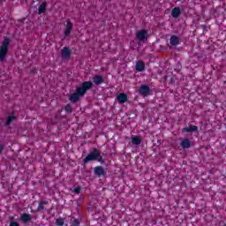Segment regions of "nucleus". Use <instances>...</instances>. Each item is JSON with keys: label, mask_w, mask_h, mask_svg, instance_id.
<instances>
[{"label": "nucleus", "mask_w": 226, "mask_h": 226, "mask_svg": "<svg viewBox=\"0 0 226 226\" xmlns=\"http://www.w3.org/2000/svg\"><path fill=\"white\" fill-rule=\"evenodd\" d=\"M93 87V82L85 81L82 83L81 87H78L76 93L70 95L69 100L72 103H77L80 100L81 96H84L89 89Z\"/></svg>", "instance_id": "1"}, {"label": "nucleus", "mask_w": 226, "mask_h": 226, "mask_svg": "<svg viewBox=\"0 0 226 226\" xmlns=\"http://www.w3.org/2000/svg\"><path fill=\"white\" fill-rule=\"evenodd\" d=\"M97 161L100 163H103V157L100 154L97 149H94L85 159L84 163H89V162Z\"/></svg>", "instance_id": "2"}, {"label": "nucleus", "mask_w": 226, "mask_h": 226, "mask_svg": "<svg viewBox=\"0 0 226 226\" xmlns=\"http://www.w3.org/2000/svg\"><path fill=\"white\" fill-rule=\"evenodd\" d=\"M10 47V39L5 38L0 46V63H3L8 54V49Z\"/></svg>", "instance_id": "3"}, {"label": "nucleus", "mask_w": 226, "mask_h": 226, "mask_svg": "<svg viewBox=\"0 0 226 226\" xmlns=\"http://www.w3.org/2000/svg\"><path fill=\"white\" fill-rule=\"evenodd\" d=\"M72 29H73V23H71L70 19H68L65 25L64 32V34L65 37L70 36V34L72 33Z\"/></svg>", "instance_id": "4"}, {"label": "nucleus", "mask_w": 226, "mask_h": 226, "mask_svg": "<svg viewBox=\"0 0 226 226\" xmlns=\"http://www.w3.org/2000/svg\"><path fill=\"white\" fill-rule=\"evenodd\" d=\"M151 89L149 88V86L147 85H142L139 88V94L141 96H147L149 94Z\"/></svg>", "instance_id": "5"}, {"label": "nucleus", "mask_w": 226, "mask_h": 226, "mask_svg": "<svg viewBox=\"0 0 226 226\" xmlns=\"http://www.w3.org/2000/svg\"><path fill=\"white\" fill-rule=\"evenodd\" d=\"M147 31L146 30H141L136 34V37L138 40H140V41H144L147 37Z\"/></svg>", "instance_id": "6"}, {"label": "nucleus", "mask_w": 226, "mask_h": 226, "mask_svg": "<svg viewBox=\"0 0 226 226\" xmlns=\"http://www.w3.org/2000/svg\"><path fill=\"white\" fill-rule=\"evenodd\" d=\"M199 130V127L197 125H191L189 127H185L182 132L184 133H192V132H197Z\"/></svg>", "instance_id": "7"}, {"label": "nucleus", "mask_w": 226, "mask_h": 226, "mask_svg": "<svg viewBox=\"0 0 226 226\" xmlns=\"http://www.w3.org/2000/svg\"><path fill=\"white\" fill-rule=\"evenodd\" d=\"M181 147H183L184 149H190L191 146H192V142L190 141V139H185L181 141L180 143Z\"/></svg>", "instance_id": "8"}, {"label": "nucleus", "mask_w": 226, "mask_h": 226, "mask_svg": "<svg viewBox=\"0 0 226 226\" xmlns=\"http://www.w3.org/2000/svg\"><path fill=\"white\" fill-rule=\"evenodd\" d=\"M117 100L120 103H126V102H128V95H126V94H119Z\"/></svg>", "instance_id": "9"}, {"label": "nucleus", "mask_w": 226, "mask_h": 226, "mask_svg": "<svg viewBox=\"0 0 226 226\" xmlns=\"http://www.w3.org/2000/svg\"><path fill=\"white\" fill-rule=\"evenodd\" d=\"M146 70V64L142 61H138L136 63V72H144Z\"/></svg>", "instance_id": "10"}, {"label": "nucleus", "mask_w": 226, "mask_h": 226, "mask_svg": "<svg viewBox=\"0 0 226 226\" xmlns=\"http://www.w3.org/2000/svg\"><path fill=\"white\" fill-rule=\"evenodd\" d=\"M170 45H172L173 47H177V45L179 43V37L176 36V35H172L170 39Z\"/></svg>", "instance_id": "11"}, {"label": "nucleus", "mask_w": 226, "mask_h": 226, "mask_svg": "<svg viewBox=\"0 0 226 226\" xmlns=\"http://www.w3.org/2000/svg\"><path fill=\"white\" fill-rule=\"evenodd\" d=\"M93 82L95 86H100V84H103V77L102 76H94L93 78Z\"/></svg>", "instance_id": "12"}, {"label": "nucleus", "mask_w": 226, "mask_h": 226, "mask_svg": "<svg viewBox=\"0 0 226 226\" xmlns=\"http://www.w3.org/2000/svg\"><path fill=\"white\" fill-rule=\"evenodd\" d=\"M70 49H68L67 47L64 48L62 49V57L63 59H68V57H70Z\"/></svg>", "instance_id": "13"}, {"label": "nucleus", "mask_w": 226, "mask_h": 226, "mask_svg": "<svg viewBox=\"0 0 226 226\" xmlns=\"http://www.w3.org/2000/svg\"><path fill=\"white\" fill-rule=\"evenodd\" d=\"M171 15L174 19H177V17L181 15V9H179V7H175L171 11Z\"/></svg>", "instance_id": "14"}, {"label": "nucleus", "mask_w": 226, "mask_h": 226, "mask_svg": "<svg viewBox=\"0 0 226 226\" xmlns=\"http://www.w3.org/2000/svg\"><path fill=\"white\" fill-rule=\"evenodd\" d=\"M94 174H96V176H104L105 171L102 166H97L94 168Z\"/></svg>", "instance_id": "15"}, {"label": "nucleus", "mask_w": 226, "mask_h": 226, "mask_svg": "<svg viewBox=\"0 0 226 226\" xmlns=\"http://www.w3.org/2000/svg\"><path fill=\"white\" fill-rule=\"evenodd\" d=\"M47 10V2H43L40 6H39V9H38V13L39 15H41V13H45Z\"/></svg>", "instance_id": "16"}, {"label": "nucleus", "mask_w": 226, "mask_h": 226, "mask_svg": "<svg viewBox=\"0 0 226 226\" xmlns=\"http://www.w3.org/2000/svg\"><path fill=\"white\" fill-rule=\"evenodd\" d=\"M21 221L24 222V223H27V222H31V215L23 214L21 215Z\"/></svg>", "instance_id": "17"}, {"label": "nucleus", "mask_w": 226, "mask_h": 226, "mask_svg": "<svg viewBox=\"0 0 226 226\" xmlns=\"http://www.w3.org/2000/svg\"><path fill=\"white\" fill-rule=\"evenodd\" d=\"M132 143L133 144V146H139L141 144L142 142V139H140L138 137H132Z\"/></svg>", "instance_id": "18"}, {"label": "nucleus", "mask_w": 226, "mask_h": 226, "mask_svg": "<svg viewBox=\"0 0 226 226\" xmlns=\"http://www.w3.org/2000/svg\"><path fill=\"white\" fill-rule=\"evenodd\" d=\"M13 121H15V116H10L6 122L7 126H9V124H11Z\"/></svg>", "instance_id": "19"}, {"label": "nucleus", "mask_w": 226, "mask_h": 226, "mask_svg": "<svg viewBox=\"0 0 226 226\" xmlns=\"http://www.w3.org/2000/svg\"><path fill=\"white\" fill-rule=\"evenodd\" d=\"M56 225H57V226H63V225H64V219H56Z\"/></svg>", "instance_id": "20"}, {"label": "nucleus", "mask_w": 226, "mask_h": 226, "mask_svg": "<svg viewBox=\"0 0 226 226\" xmlns=\"http://www.w3.org/2000/svg\"><path fill=\"white\" fill-rule=\"evenodd\" d=\"M65 112H72V105L67 104L65 106Z\"/></svg>", "instance_id": "21"}, {"label": "nucleus", "mask_w": 226, "mask_h": 226, "mask_svg": "<svg viewBox=\"0 0 226 226\" xmlns=\"http://www.w3.org/2000/svg\"><path fill=\"white\" fill-rule=\"evenodd\" d=\"M43 209H45V207H43V203H39L38 211H43Z\"/></svg>", "instance_id": "22"}, {"label": "nucleus", "mask_w": 226, "mask_h": 226, "mask_svg": "<svg viewBox=\"0 0 226 226\" xmlns=\"http://www.w3.org/2000/svg\"><path fill=\"white\" fill-rule=\"evenodd\" d=\"M74 193H80V187H76L73 190Z\"/></svg>", "instance_id": "23"}, {"label": "nucleus", "mask_w": 226, "mask_h": 226, "mask_svg": "<svg viewBox=\"0 0 226 226\" xmlns=\"http://www.w3.org/2000/svg\"><path fill=\"white\" fill-rule=\"evenodd\" d=\"M10 226H20V224H19V222H11L10 223Z\"/></svg>", "instance_id": "24"}, {"label": "nucleus", "mask_w": 226, "mask_h": 226, "mask_svg": "<svg viewBox=\"0 0 226 226\" xmlns=\"http://www.w3.org/2000/svg\"><path fill=\"white\" fill-rule=\"evenodd\" d=\"M79 223H80V222H79V220H77V219H75V220L72 222V225H74V226L79 225Z\"/></svg>", "instance_id": "25"}, {"label": "nucleus", "mask_w": 226, "mask_h": 226, "mask_svg": "<svg viewBox=\"0 0 226 226\" xmlns=\"http://www.w3.org/2000/svg\"><path fill=\"white\" fill-rule=\"evenodd\" d=\"M3 149H4V147L2 144H0V154L1 153H3Z\"/></svg>", "instance_id": "26"}, {"label": "nucleus", "mask_w": 226, "mask_h": 226, "mask_svg": "<svg viewBox=\"0 0 226 226\" xmlns=\"http://www.w3.org/2000/svg\"><path fill=\"white\" fill-rule=\"evenodd\" d=\"M42 205L49 204V201H42L41 202Z\"/></svg>", "instance_id": "27"}]
</instances>
